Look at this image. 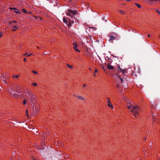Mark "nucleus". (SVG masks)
Listing matches in <instances>:
<instances>
[{
  "mask_svg": "<svg viewBox=\"0 0 160 160\" xmlns=\"http://www.w3.org/2000/svg\"><path fill=\"white\" fill-rule=\"evenodd\" d=\"M131 102L128 101L127 105V108L131 110L132 115L137 118L138 115L139 107L135 104H130Z\"/></svg>",
  "mask_w": 160,
  "mask_h": 160,
  "instance_id": "1",
  "label": "nucleus"
},
{
  "mask_svg": "<svg viewBox=\"0 0 160 160\" xmlns=\"http://www.w3.org/2000/svg\"><path fill=\"white\" fill-rule=\"evenodd\" d=\"M10 23L12 24V30L13 31H15L17 30L18 27V26L17 24L18 22L15 21H13Z\"/></svg>",
  "mask_w": 160,
  "mask_h": 160,
  "instance_id": "2",
  "label": "nucleus"
},
{
  "mask_svg": "<svg viewBox=\"0 0 160 160\" xmlns=\"http://www.w3.org/2000/svg\"><path fill=\"white\" fill-rule=\"evenodd\" d=\"M28 94L29 96V99L31 101L32 100L33 98L35 97L34 95L32 94L30 91L28 92Z\"/></svg>",
  "mask_w": 160,
  "mask_h": 160,
  "instance_id": "3",
  "label": "nucleus"
},
{
  "mask_svg": "<svg viewBox=\"0 0 160 160\" xmlns=\"http://www.w3.org/2000/svg\"><path fill=\"white\" fill-rule=\"evenodd\" d=\"M72 45L73 46V48L76 51L78 52H80V50L78 49V45L76 42H74L73 43Z\"/></svg>",
  "mask_w": 160,
  "mask_h": 160,
  "instance_id": "4",
  "label": "nucleus"
},
{
  "mask_svg": "<svg viewBox=\"0 0 160 160\" xmlns=\"http://www.w3.org/2000/svg\"><path fill=\"white\" fill-rule=\"evenodd\" d=\"M107 98L108 99V101H107L108 106L109 108H113V106H112V104L111 102L110 99L108 98Z\"/></svg>",
  "mask_w": 160,
  "mask_h": 160,
  "instance_id": "5",
  "label": "nucleus"
},
{
  "mask_svg": "<svg viewBox=\"0 0 160 160\" xmlns=\"http://www.w3.org/2000/svg\"><path fill=\"white\" fill-rule=\"evenodd\" d=\"M107 68L108 69H110V70H112L114 68V67L111 64H108L107 65Z\"/></svg>",
  "mask_w": 160,
  "mask_h": 160,
  "instance_id": "6",
  "label": "nucleus"
},
{
  "mask_svg": "<svg viewBox=\"0 0 160 160\" xmlns=\"http://www.w3.org/2000/svg\"><path fill=\"white\" fill-rule=\"evenodd\" d=\"M69 12L73 14H76V12L75 10H69Z\"/></svg>",
  "mask_w": 160,
  "mask_h": 160,
  "instance_id": "7",
  "label": "nucleus"
},
{
  "mask_svg": "<svg viewBox=\"0 0 160 160\" xmlns=\"http://www.w3.org/2000/svg\"><path fill=\"white\" fill-rule=\"evenodd\" d=\"M77 99H78L82 100H84L83 97L81 96H77Z\"/></svg>",
  "mask_w": 160,
  "mask_h": 160,
  "instance_id": "8",
  "label": "nucleus"
},
{
  "mask_svg": "<svg viewBox=\"0 0 160 160\" xmlns=\"http://www.w3.org/2000/svg\"><path fill=\"white\" fill-rule=\"evenodd\" d=\"M17 87H18L19 88V89L18 90H16V92H18V93H20V89H21V87H20V86L19 85H18L17 86Z\"/></svg>",
  "mask_w": 160,
  "mask_h": 160,
  "instance_id": "9",
  "label": "nucleus"
},
{
  "mask_svg": "<svg viewBox=\"0 0 160 160\" xmlns=\"http://www.w3.org/2000/svg\"><path fill=\"white\" fill-rule=\"evenodd\" d=\"M14 12L16 13H20V12H19V10H18L17 9L15 8L14 9Z\"/></svg>",
  "mask_w": 160,
  "mask_h": 160,
  "instance_id": "10",
  "label": "nucleus"
},
{
  "mask_svg": "<svg viewBox=\"0 0 160 160\" xmlns=\"http://www.w3.org/2000/svg\"><path fill=\"white\" fill-rule=\"evenodd\" d=\"M122 69L120 66H118V72H122Z\"/></svg>",
  "mask_w": 160,
  "mask_h": 160,
  "instance_id": "11",
  "label": "nucleus"
},
{
  "mask_svg": "<svg viewBox=\"0 0 160 160\" xmlns=\"http://www.w3.org/2000/svg\"><path fill=\"white\" fill-rule=\"evenodd\" d=\"M19 77V76L18 75H12V77L14 79L16 78V79H18V78Z\"/></svg>",
  "mask_w": 160,
  "mask_h": 160,
  "instance_id": "12",
  "label": "nucleus"
},
{
  "mask_svg": "<svg viewBox=\"0 0 160 160\" xmlns=\"http://www.w3.org/2000/svg\"><path fill=\"white\" fill-rule=\"evenodd\" d=\"M33 54V53H30L29 54H28L27 52H26L24 54V55H27V56H30L31 55H32Z\"/></svg>",
  "mask_w": 160,
  "mask_h": 160,
  "instance_id": "13",
  "label": "nucleus"
},
{
  "mask_svg": "<svg viewBox=\"0 0 160 160\" xmlns=\"http://www.w3.org/2000/svg\"><path fill=\"white\" fill-rule=\"evenodd\" d=\"M126 72H127L126 69H123L121 72H122V73L124 74L125 73H126Z\"/></svg>",
  "mask_w": 160,
  "mask_h": 160,
  "instance_id": "14",
  "label": "nucleus"
},
{
  "mask_svg": "<svg viewBox=\"0 0 160 160\" xmlns=\"http://www.w3.org/2000/svg\"><path fill=\"white\" fill-rule=\"evenodd\" d=\"M67 66H68V68H72L73 67L72 65H70L68 64H67Z\"/></svg>",
  "mask_w": 160,
  "mask_h": 160,
  "instance_id": "15",
  "label": "nucleus"
},
{
  "mask_svg": "<svg viewBox=\"0 0 160 160\" xmlns=\"http://www.w3.org/2000/svg\"><path fill=\"white\" fill-rule=\"evenodd\" d=\"M63 22H64L65 23H67V19H66V18H63Z\"/></svg>",
  "mask_w": 160,
  "mask_h": 160,
  "instance_id": "16",
  "label": "nucleus"
},
{
  "mask_svg": "<svg viewBox=\"0 0 160 160\" xmlns=\"http://www.w3.org/2000/svg\"><path fill=\"white\" fill-rule=\"evenodd\" d=\"M31 84L32 85H33L34 86H36L37 85V83L34 82H32Z\"/></svg>",
  "mask_w": 160,
  "mask_h": 160,
  "instance_id": "17",
  "label": "nucleus"
},
{
  "mask_svg": "<svg viewBox=\"0 0 160 160\" xmlns=\"http://www.w3.org/2000/svg\"><path fill=\"white\" fill-rule=\"evenodd\" d=\"M114 37L113 36H111L110 37L109 40L112 41L114 39Z\"/></svg>",
  "mask_w": 160,
  "mask_h": 160,
  "instance_id": "18",
  "label": "nucleus"
},
{
  "mask_svg": "<svg viewBox=\"0 0 160 160\" xmlns=\"http://www.w3.org/2000/svg\"><path fill=\"white\" fill-rule=\"evenodd\" d=\"M135 4L139 8H141V5L140 4H138V3H136Z\"/></svg>",
  "mask_w": 160,
  "mask_h": 160,
  "instance_id": "19",
  "label": "nucleus"
},
{
  "mask_svg": "<svg viewBox=\"0 0 160 160\" xmlns=\"http://www.w3.org/2000/svg\"><path fill=\"white\" fill-rule=\"evenodd\" d=\"M119 12H120L122 14H123L125 13V12L122 10H120Z\"/></svg>",
  "mask_w": 160,
  "mask_h": 160,
  "instance_id": "20",
  "label": "nucleus"
},
{
  "mask_svg": "<svg viewBox=\"0 0 160 160\" xmlns=\"http://www.w3.org/2000/svg\"><path fill=\"white\" fill-rule=\"evenodd\" d=\"M71 13L70 12H67L66 13V14L67 16H70V17H71L72 16V15H71V14H70Z\"/></svg>",
  "mask_w": 160,
  "mask_h": 160,
  "instance_id": "21",
  "label": "nucleus"
},
{
  "mask_svg": "<svg viewBox=\"0 0 160 160\" xmlns=\"http://www.w3.org/2000/svg\"><path fill=\"white\" fill-rule=\"evenodd\" d=\"M26 100L25 99H24V100L23 102H22V103H23V105H25L26 103Z\"/></svg>",
  "mask_w": 160,
  "mask_h": 160,
  "instance_id": "22",
  "label": "nucleus"
},
{
  "mask_svg": "<svg viewBox=\"0 0 160 160\" xmlns=\"http://www.w3.org/2000/svg\"><path fill=\"white\" fill-rule=\"evenodd\" d=\"M32 72L35 74H38V72L35 71H33Z\"/></svg>",
  "mask_w": 160,
  "mask_h": 160,
  "instance_id": "23",
  "label": "nucleus"
},
{
  "mask_svg": "<svg viewBox=\"0 0 160 160\" xmlns=\"http://www.w3.org/2000/svg\"><path fill=\"white\" fill-rule=\"evenodd\" d=\"M22 10L24 13H27L25 9H22Z\"/></svg>",
  "mask_w": 160,
  "mask_h": 160,
  "instance_id": "24",
  "label": "nucleus"
},
{
  "mask_svg": "<svg viewBox=\"0 0 160 160\" xmlns=\"http://www.w3.org/2000/svg\"><path fill=\"white\" fill-rule=\"evenodd\" d=\"M98 70L97 69H96L94 71V73H96L98 72Z\"/></svg>",
  "mask_w": 160,
  "mask_h": 160,
  "instance_id": "25",
  "label": "nucleus"
},
{
  "mask_svg": "<svg viewBox=\"0 0 160 160\" xmlns=\"http://www.w3.org/2000/svg\"><path fill=\"white\" fill-rule=\"evenodd\" d=\"M118 77L120 78L122 82H123V78H121L120 76H119Z\"/></svg>",
  "mask_w": 160,
  "mask_h": 160,
  "instance_id": "26",
  "label": "nucleus"
},
{
  "mask_svg": "<svg viewBox=\"0 0 160 160\" xmlns=\"http://www.w3.org/2000/svg\"><path fill=\"white\" fill-rule=\"evenodd\" d=\"M9 9L10 10H14L15 9V8L11 7V8H9Z\"/></svg>",
  "mask_w": 160,
  "mask_h": 160,
  "instance_id": "27",
  "label": "nucleus"
},
{
  "mask_svg": "<svg viewBox=\"0 0 160 160\" xmlns=\"http://www.w3.org/2000/svg\"><path fill=\"white\" fill-rule=\"evenodd\" d=\"M156 11L158 13V14L159 15H160V12L158 11V10H156Z\"/></svg>",
  "mask_w": 160,
  "mask_h": 160,
  "instance_id": "28",
  "label": "nucleus"
},
{
  "mask_svg": "<svg viewBox=\"0 0 160 160\" xmlns=\"http://www.w3.org/2000/svg\"><path fill=\"white\" fill-rule=\"evenodd\" d=\"M38 18L39 19H38L39 20H40L41 21H42V18L38 17Z\"/></svg>",
  "mask_w": 160,
  "mask_h": 160,
  "instance_id": "29",
  "label": "nucleus"
},
{
  "mask_svg": "<svg viewBox=\"0 0 160 160\" xmlns=\"http://www.w3.org/2000/svg\"><path fill=\"white\" fill-rule=\"evenodd\" d=\"M2 36V32H0V38Z\"/></svg>",
  "mask_w": 160,
  "mask_h": 160,
  "instance_id": "30",
  "label": "nucleus"
},
{
  "mask_svg": "<svg viewBox=\"0 0 160 160\" xmlns=\"http://www.w3.org/2000/svg\"><path fill=\"white\" fill-rule=\"evenodd\" d=\"M27 60V59L26 58H24V62H26Z\"/></svg>",
  "mask_w": 160,
  "mask_h": 160,
  "instance_id": "31",
  "label": "nucleus"
},
{
  "mask_svg": "<svg viewBox=\"0 0 160 160\" xmlns=\"http://www.w3.org/2000/svg\"><path fill=\"white\" fill-rule=\"evenodd\" d=\"M93 76H94V77H95V76H96V74H95V73H93Z\"/></svg>",
  "mask_w": 160,
  "mask_h": 160,
  "instance_id": "32",
  "label": "nucleus"
},
{
  "mask_svg": "<svg viewBox=\"0 0 160 160\" xmlns=\"http://www.w3.org/2000/svg\"><path fill=\"white\" fill-rule=\"evenodd\" d=\"M86 86V85L85 84H84L83 85V87H85Z\"/></svg>",
  "mask_w": 160,
  "mask_h": 160,
  "instance_id": "33",
  "label": "nucleus"
},
{
  "mask_svg": "<svg viewBox=\"0 0 160 160\" xmlns=\"http://www.w3.org/2000/svg\"><path fill=\"white\" fill-rule=\"evenodd\" d=\"M71 24H70H70H69L68 25V26H69L70 27V26H71Z\"/></svg>",
  "mask_w": 160,
  "mask_h": 160,
  "instance_id": "34",
  "label": "nucleus"
},
{
  "mask_svg": "<svg viewBox=\"0 0 160 160\" xmlns=\"http://www.w3.org/2000/svg\"><path fill=\"white\" fill-rule=\"evenodd\" d=\"M143 139L144 140H145L146 139V137H144L143 138Z\"/></svg>",
  "mask_w": 160,
  "mask_h": 160,
  "instance_id": "35",
  "label": "nucleus"
},
{
  "mask_svg": "<svg viewBox=\"0 0 160 160\" xmlns=\"http://www.w3.org/2000/svg\"><path fill=\"white\" fill-rule=\"evenodd\" d=\"M19 47H20V48H21V47H22V45H19Z\"/></svg>",
  "mask_w": 160,
  "mask_h": 160,
  "instance_id": "36",
  "label": "nucleus"
},
{
  "mask_svg": "<svg viewBox=\"0 0 160 160\" xmlns=\"http://www.w3.org/2000/svg\"><path fill=\"white\" fill-rule=\"evenodd\" d=\"M148 37H150V35L149 34H148Z\"/></svg>",
  "mask_w": 160,
  "mask_h": 160,
  "instance_id": "37",
  "label": "nucleus"
},
{
  "mask_svg": "<svg viewBox=\"0 0 160 160\" xmlns=\"http://www.w3.org/2000/svg\"><path fill=\"white\" fill-rule=\"evenodd\" d=\"M13 96H14V97H16V94H13Z\"/></svg>",
  "mask_w": 160,
  "mask_h": 160,
  "instance_id": "38",
  "label": "nucleus"
},
{
  "mask_svg": "<svg viewBox=\"0 0 160 160\" xmlns=\"http://www.w3.org/2000/svg\"><path fill=\"white\" fill-rule=\"evenodd\" d=\"M26 113H27V115H28V111H27H27H26Z\"/></svg>",
  "mask_w": 160,
  "mask_h": 160,
  "instance_id": "39",
  "label": "nucleus"
},
{
  "mask_svg": "<svg viewBox=\"0 0 160 160\" xmlns=\"http://www.w3.org/2000/svg\"><path fill=\"white\" fill-rule=\"evenodd\" d=\"M89 69L90 70H91V69L90 68H89Z\"/></svg>",
  "mask_w": 160,
  "mask_h": 160,
  "instance_id": "40",
  "label": "nucleus"
},
{
  "mask_svg": "<svg viewBox=\"0 0 160 160\" xmlns=\"http://www.w3.org/2000/svg\"><path fill=\"white\" fill-rule=\"evenodd\" d=\"M33 160H37L36 159H33Z\"/></svg>",
  "mask_w": 160,
  "mask_h": 160,
  "instance_id": "41",
  "label": "nucleus"
},
{
  "mask_svg": "<svg viewBox=\"0 0 160 160\" xmlns=\"http://www.w3.org/2000/svg\"><path fill=\"white\" fill-rule=\"evenodd\" d=\"M37 47V48H38V47Z\"/></svg>",
  "mask_w": 160,
  "mask_h": 160,
  "instance_id": "42",
  "label": "nucleus"
},
{
  "mask_svg": "<svg viewBox=\"0 0 160 160\" xmlns=\"http://www.w3.org/2000/svg\"><path fill=\"white\" fill-rule=\"evenodd\" d=\"M33 17H35V18H36V17H35V16H33Z\"/></svg>",
  "mask_w": 160,
  "mask_h": 160,
  "instance_id": "43",
  "label": "nucleus"
}]
</instances>
